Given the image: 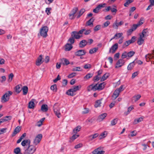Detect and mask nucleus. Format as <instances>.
<instances>
[{
	"label": "nucleus",
	"mask_w": 154,
	"mask_h": 154,
	"mask_svg": "<svg viewBox=\"0 0 154 154\" xmlns=\"http://www.w3.org/2000/svg\"><path fill=\"white\" fill-rule=\"evenodd\" d=\"M81 88V85L75 86L71 88L68 90L66 92L67 95L71 96H73L75 94L74 93L78 90H79Z\"/></svg>",
	"instance_id": "obj_1"
},
{
	"label": "nucleus",
	"mask_w": 154,
	"mask_h": 154,
	"mask_svg": "<svg viewBox=\"0 0 154 154\" xmlns=\"http://www.w3.org/2000/svg\"><path fill=\"white\" fill-rule=\"evenodd\" d=\"M36 148L33 145L28 146V147L25 149L23 154H33L35 151Z\"/></svg>",
	"instance_id": "obj_2"
},
{
	"label": "nucleus",
	"mask_w": 154,
	"mask_h": 154,
	"mask_svg": "<svg viewBox=\"0 0 154 154\" xmlns=\"http://www.w3.org/2000/svg\"><path fill=\"white\" fill-rule=\"evenodd\" d=\"M48 28L47 26L42 27L40 29L39 33L40 35L43 38H45L48 35L47 32Z\"/></svg>",
	"instance_id": "obj_3"
},
{
	"label": "nucleus",
	"mask_w": 154,
	"mask_h": 154,
	"mask_svg": "<svg viewBox=\"0 0 154 154\" xmlns=\"http://www.w3.org/2000/svg\"><path fill=\"white\" fill-rule=\"evenodd\" d=\"M12 92L10 91H8L6 92L2 97L1 98L2 102L3 103H5L8 101L9 100L10 96L12 95Z\"/></svg>",
	"instance_id": "obj_4"
},
{
	"label": "nucleus",
	"mask_w": 154,
	"mask_h": 154,
	"mask_svg": "<svg viewBox=\"0 0 154 154\" xmlns=\"http://www.w3.org/2000/svg\"><path fill=\"white\" fill-rule=\"evenodd\" d=\"M42 135L41 134H38L35 138L33 141V143L35 145H37L40 142L42 138Z\"/></svg>",
	"instance_id": "obj_5"
},
{
	"label": "nucleus",
	"mask_w": 154,
	"mask_h": 154,
	"mask_svg": "<svg viewBox=\"0 0 154 154\" xmlns=\"http://www.w3.org/2000/svg\"><path fill=\"white\" fill-rule=\"evenodd\" d=\"M118 47V45L117 43H116L113 45L110 48L109 51V53H112V54L114 53Z\"/></svg>",
	"instance_id": "obj_6"
},
{
	"label": "nucleus",
	"mask_w": 154,
	"mask_h": 154,
	"mask_svg": "<svg viewBox=\"0 0 154 154\" xmlns=\"http://www.w3.org/2000/svg\"><path fill=\"white\" fill-rule=\"evenodd\" d=\"M78 32L76 31H74L72 32L71 34V37H72L74 39H79L82 37V35H79Z\"/></svg>",
	"instance_id": "obj_7"
},
{
	"label": "nucleus",
	"mask_w": 154,
	"mask_h": 154,
	"mask_svg": "<svg viewBox=\"0 0 154 154\" xmlns=\"http://www.w3.org/2000/svg\"><path fill=\"white\" fill-rule=\"evenodd\" d=\"M125 63V61L123 59H119L116 63L115 68H118L121 67L124 65Z\"/></svg>",
	"instance_id": "obj_8"
},
{
	"label": "nucleus",
	"mask_w": 154,
	"mask_h": 154,
	"mask_svg": "<svg viewBox=\"0 0 154 154\" xmlns=\"http://www.w3.org/2000/svg\"><path fill=\"white\" fill-rule=\"evenodd\" d=\"M106 4L103 3V4H99L95 9H94L93 11L94 12L97 13L98 12L99 10L102 8L104 7L105 5Z\"/></svg>",
	"instance_id": "obj_9"
},
{
	"label": "nucleus",
	"mask_w": 154,
	"mask_h": 154,
	"mask_svg": "<svg viewBox=\"0 0 154 154\" xmlns=\"http://www.w3.org/2000/svg\"><path fill=\"white\" fill-rule=\"evenodd\" d=\"M86 52L84 50H79L75 53V55L78 56H81L85 55Z\"/></svg>",
	"instance_id": "obj_10"
},
{
	"label": "nucleus",
	"mask_w": 154,
	"mask_h": 154,
	"mask_svg": "<svg viewBox=\"0 0 154 154\" xmlns=\"http://www.w3.org/2000/svg\"><path fill=\"white\" fill-rule=\"evenodd\" d=\"M104 152V151L102 150L100 148H98L93 151L92 153L93 154H103Z\"/></svg>",
	"instance_id": "obj_11"
},
{
	"label": "nucleus",
	"mask_w": 154,
	"mask_h": 154,
	"mask_svg": "<svg viewBox=\"0 0 154 154\" xmlns=\"http://www.w3.org/2000/svg\"><path fill=\"white\" fill-rule=\"evenodd\" d=\"M119 93L118 90H116L112 96V99L113 100H115L119 96Z\"/></svg>",
	"instance_id": "obj_12"
},
{
	"label": "nucleus",
	"mask_w": 154,
	"mask_h": 154,
	"mask_svg": "<svg viewBox=\"0 0 154 154\" xmlns=\"http://www.w3.org/2000/svg\"><path fill=\"white\" fill-rule=\"evenodd\" d=\"M31 141L29 139H26L23 140L21 143V145L23 146H30Z\"/></svg>",
	"instance_id": "obj_13"
},
{
	"label": "nucleus",
	"mask_w": 154,
	"mask_h": 154,
	"mask_svg": "<svg viewBox=\"0 0 154 154\" xmlns=\"http://www.w3.org/2000/svg\"><path fill=\"white\" fill-rule=\"evenodd\" d=\"M42 55H40L37 59V60L36 61L35 64L37 66H39L43 63V61H42Z\"/></svg>",
	"instance_id": "obj_14"
},
{
	"label": "nucleus",
	"mask_w": 154,
	"mask_h": 154,
	"mask_svg": "<svg viewBox=\"0 0 154 154\" xmlns=\"http://www.w3.org/2000/svg\"><path fill=\"white\" fill-rule=\"evenodd\" d=\"M20 130L21 127L20 126H18L16 127L12 134V137L14 136L17 134L20 131Z\"/></svg>",
	"instance_id": "obj_15"
},
{
	"label": "nucleus",
	"mask_w": 154,
	"mask_h": 154,
	"mask_svg": "<svg viewBox=\"0 0 154 154\" xmlns=\"http://www.w3.org/2000/svg\"><path fill=\"white\" fill-rule=\"evenodd\" d=\"M88 42L85 40H83L80 41L79 44V47L81 48H82L88 44Z\"/></svg>",
	"instance_id": "obj_16"
},
{
	"label": "nucleus",
	"mask_w": 154,
	"mask_h": 154,
	"mask_svg": "<svg viewBox=\"0 0 154 154\" xmlns=\"http://www.w3.org/2000/svg\"><path fill=\"white\" fill-rule=\"evenodd\" d=\"M149 32L147 29H144L142 31V34L140 35L142 37H144L148 35Z\"/></svg>",
	"instance_id": "obj_17"
},
{
	"label": "nucleus",
	"mask_w": 154,
	"mask_h": 154,
	"mask_svg": "<svg viewBox=\"0 0 154 154\" xmlns=\"http://www.w3.org/2000/svg\"><path fill=\"white\" fill-rule=\"evenodd\" d=\"M99 135V134L97 133H96L94 134L89 136L88 137V139L89 140L91 141L93 139L96 138Z\"/></svg>",
	"instance_id": "obj_18"
},
{
	"label": "nucleus",
	"mask_w": 154,
	"mask_h": 154,
	"mask_svg": "<svg viewBox=\"0 0 154 154\" xmlns=\"http://www.w3.org/2000/svg\"><path fill=\"white\" fill-rule=\"evenodd\" d=\"M53 109L54 112H57L58 111H59L60 109L59 104L57 103H55Z\"/></svg>",
	"instance_id": "obj_19"
},
{
	"label": "nucleus",
	"mask_w": 154,
	"mask_h": 154,
	"mask_svg": "<svg viewBox=\"0 0 154 154\" xmlns=\"http://www.w3.org/2000/svg\"><path fill=\"white\" fill-rule=\"evenodd\" d=\"M61 60L62 61L61 63L63 65H67L70 63L69 60L66 58H63Z\"/></svg>",
	"instance_id": "obj_20"
},
{
	"label": "nucleus",
	"mask_w": 154,
	"mask_h": 154,
	"mask_svg": "<svg viewBox=\"0 0 154 154\" xmlns=\"http://www.w3.org/2000/svg\"><path fill=\"white\" fill-rule=\"evenodd\" d=\"M141 96L140 94H137L134 96L132 99V101L134 102H136L141 97Z\"/></svg>",
	"instance_id": "obj_21"
},
{
	"label": "nucleus",
	"mask_w": 154,
	"mask_h": 154,
	"mask_svg": "<svg viewBox=\"0 0 154 154\" xmlns=\"http://www.w3.org/2000/svg\"><path fill=\"white\" fill-rule=\"evenodd\" d=\"M135 60L129 64L127 67L128 70H131L133 68L135 65Z\"/></svg>",
	"instance_id": "obj_22"
},
{
	"label": "nucleus",
	"mask_w": 154,
	"mask_h": 154,
	"mask_svg": "<svg viewBox=\"0 0 154 154\" xmlns=\"http://www.w3.org/2000/svg\"><path fill=\"white\" fill-rule=\"evenodd\" d=\"M143 38V37H142L140 35V37L138 38L137 41V43L139 45H141L143 43L144 40Z\"/></svg>",
	"instance_id": "obj_23"
},
{
	"label": "nucleus",
	"mask_w": 154,
	"mask_h": 154,
	"mask_svg": "<svg viewBox=\"0 0 154 154\" xmlns=\"http://www.w3.org/2000/svg\"><path fill=\"white\" fill-rule=\"evenodd\" d=\"M107 116V114L106 113L102 114L99 116L98 117V119L100 121H102L105 119Z\"/></svg>",
	"instance_id": "obj_24"
},
{
	"label": "nucleus",
	"mask_w": 154,
	"mask_h": 154,
	"mask_svg": "<svg viewBox=\"0 0 154 154\" xmlns=\"http://www.w3.org/2000/svg\"><path fill=\"white\" fill-rule=\"evenodd\" d=\"M143 118L142 117H141L139 118H137L135 119L134 120V121L133 122V123L134 124H136L138 123L143 121Z\"/></svg>",
	"instance_id": "obj_25"
},
{
	"label": "nucleus",
	"mask_w": 154,
	"mask_h": 154,
	"mask_svg": "<svg viewBox=\"0 0 154 154\" xmlns=\"http://www.w3.org/2000/svg\"><path fill=\"white\" fill-rule=\"evenodd\" d=\"M22 90H23V94L26 95L27 93L28 89L27 86H24L22 88Z\"/></svg>",
	"instance_id": "obj_26"
},
{
	"label": "nucleus",
	"mask_w": 154,
	"mask_h": 154,
	"mask_svg": "<svg viewBox=\"0 0 154 154\" xmlns=\"http://www.w3.org/2000/svg\"><path fill=\"white\" fill-rule=\"evenodd\" d=\"M109 76V74L108 73H106L100 79V81L101 82L103 81L106 80L108 77Z\"/></svg>",
	"instance_id": "obj_27"
},
{
	"label": "nucleus",
	"mask_w": 154,
	"mask_h": 154,
	"mask_svg": "<svg viewBox=\"0 0 154 154\" xmlns=\"http://www.w3.org/2000/svg\"><path fill=\"white\" fill-rule=\"evenodd\" d=\"M72 48V46L69 43H67L65 45V50L69 51Z\"/></svg>",
	"instance_id": "obj_28"
},
{
	"label": "nucleus",
	"mask_w": 154,
	"mask_h": 154,
	"mask_svg": "<svg viewBox=\"0 0 154 154\" xmlns=\"http://www.w3.org/2000/svg\"><path fill=\"white\" fill-rule=\"evenodd\" d=\"M48 107L47 105L43 104L41 106V110L43 112H46L48 110Z\"/></svg>",
	"instance_id": "obj_29"
},
{
	"label": "nucleus",
	"mask_w": 154,
	"mask_h": 154,
	"mask_svg": "<svg viewBox=\"0 0 154 154\" xmlns=\"http://www.w3.org/2000/svg\"><path fill=\"white\" fill-rule=\"evenodd\" d=\"M93 75V73H88L84 77V79L85 80H87L92 77Z\"/></svg>",
	"instance_id": "obj_30"
},
{
	"label": "nucleus",
	"mask_w": 154,
	"mask_h": 154,
	"mask_svg": "<svg viewBox=\"0 0 154 154\" xmlns=\"http://www.w3.org/2000/svg\"><path fill=\"white\" fill-rule=\"evenodd\" d=\"M85 11V10L84 8H82L81 9L79 12L78 15L77 16V18H79L82 15V14L84 13Z\"/></svg>",
	"instance_id": "obj_31"
},
{
	"label": "nucleus",
	"mask_w": 154,
	"mask_h": 154,
	"mask_svg": "<svg viewBox=\"0 0 154 154\" xmlns=\"http://www.w3.org/2000/svg\"><path fill=\"white\" fill-rule=\"evenodd\" d=\"M33 100H31L29 103L28 107L30 109H33L34 108L35 103L33 101H32Z\"/></svg>",
	"instance_id": "obj_32"
},
{
	"label": "nucleus",
	"mask_w": 154,
	"mask_h": 154,
	"mask_svg": "<svg viewBox=\"0 0 154 154\" xmlns=\"http://www.w3.org/2000/svg\"><path fill=\"white\" fill-rule=\"evenodd\" d=\"M102 99L100 100H98L96 101L94 106L96 108L100 106V104L101 103V100Z\"/></svg>",
	"instance_id": "obj_33"
},
{
	"label": "nucleus",
	"mask_w": 154,
	"mask_h": 154,
	"mask_svg": "<svg viewBox=\"0 0 154 154\" xmlns=\"http://www.w3.org/2000/svg\"><path fill=\"white\" fill-rule=\"evenodd\" d=\"M134 109V108L133 106L132 105L131 106L128 108L127 111L125 112L124 113L126 115H128L130 113V112Z\"/></svg>",
	"instance_id": "obj_34"
},
{
	"label": "nucleus",
	"mask_w": 154,
	"mask_h": 154,
	"mask_svg": "<svg viewBox=\"0 0 154 154\" xmlns=\"http://www.w3.org/2000/svg\"><path fill=\"white\" fill-rule=\"evenodd\" d=\"M14 152L16 154H23L21 152L20 148L18 147L14 149Z\"/></svg>",
	"instance_id": "obj_35"
},
{
	"label": "nucleus",
	"mask_w": 154,
	"mask_h": 154,
	"mask_svg": "<svg viewBox=\"0 0 154 154\" xmlns=\"http://www.w3.org/2000/svg\"><path fill=\"white\" fill-rule=\"evenodd\" d=\"M94 19L93 17L91 18L89 20H88L86 23L87 26H90L91 25L93 24V22H94Z\"/></svg>",
	"instance_id": "obj_36"
},
{
	"label": "nucleus",
	"mask_w": 154,
	"mask_h": 154,
	"mask_svg": "<svg viewBox=\"0 0 154 154\" xmlns=\"http://www.w3.org/2000/svg\"><path fill=\"white\" fill-rule=\"evenodd\" d=\"M81 128V127L80 126L76 127L73 130V132L75 134H76L79 131Z\"/></svg>",
	"instance_id": "obj_37"
},
{
	"label": "nucleus",
	"mask_w": 154,
	"mask_h": 154,
	"mask_svg": "<svg viewBox=\"0 0 154 154\" xmlns=\"http://www.w3.org/2000/svg\"><path fill=\"white\" fill-rule=\"evenodd\" d=\"M104 82H103L102 83H101L99 84H98V90H102L104 87Z\"/></svg>",
	"instance_id": "obj_38"
},
{
	"label": "nucleus",
	"mask_w": 154,
	"mask_h": 154,
	"mask_svg": "<svg viewBox=\"0 0 154 154\" xmlns=\"http://www.w3.org/2000/svg\"><path fill=\"white\" fill-rule=\"evenodd\" d=\"M98 48H93L90 49L89 51V53L91 54H92L96 52L98 50Z\"/></svg>",
	"instance_id": "obj_39"
},
{
	"label": "nucleus",
	"mask_w": 154,
	"mask_h": 154,
	"mask_svg": "<svg viewBox=\"0 0 154 154\" xmlns=\"http://www.w3.org/2000/svg\"><path fill=\"white\" fill-rule=\"evenodd\" d=\"M134 54L135 52L133 51H130L128 53L127 52V57H131L134 55Z\"/></svg>",
	"instance_id": "obj_40"
},
{
	"label": "nucleus",
	"mask_w": 154,
	"mask_h": 154,
	"mask_svg": "<svg viewBox=\"0 0 154 154\" xmlns=\"http://www.w3.org/2000/svg\"><path fill=\"white\" fill-rule=\"evenodd\" d=\"M134 0H126V2L124 4L125 7H127L129 5L133 2Z\"/></svg>",
	"instance_id": "obj_41"
},
{
	"label": "nucleus",
	"mask_w": 154,
	"mask_h": 154,
	"mask_svg": "<svg viewBox=\"0 0 154 154\" xmlns=\"http://www.w3.org/2000/svg\"><path fill=\"white\" fill-rule=\"evenodd\" d=\"M72 71H82V69L80 67H76L73 68Z\"/></svg>",
	"instance_id": "obj_42"
},
{
	"label": "nucleus",
	"mask_w": 154,
	"mask_h": 154,
	"mask_svg": "<svg viewBox=\"0 0 154 154\" xmlns=\"http://www.w3.org/2000/svg\"><path fill=\"white\" fill-rule=\"evenodd\" d=\"M117 120L118 119H115L112 120L111 122L110 125L112 126L116 125L117 122Z\"/></svg>",
	"instance_id": "obj_43"
},
{
	"label": "nucleus",
	"mask_w": 154,
	"mask_h": 154,
	"mask_svg": "<svg viewBox=\"0 0 154 154\" xmlns=\"http://www.w3.org/2000/svg\"><path fill=\"white\" fill-rule=\"evenodd\" d=\"M21 90L22 89H20V85H17L15 87V91L17 93H19Z\"/></svg>",
	"instance_id": "obj_44"
},
{
	"label": "nucleus",
	"mask_w": 154,
	"mask_h": 154,
	"mask_svg": "<svg viewBox=\"0 0 154 154\" xmlns=\"http://www.w3.org/2000/svg\"><path fill=\"white\" fill-rule=\"evenodd\" d=\"M78 8L77 7H75L71 11V13L75 15V14L78 11Z\"/></svg>",
	"instance_id": "obj_45"
},
{
	"label": "nucleus",
	"mask_w": 154,
	"mask_h": 154,
	"mask_svg": "<svg viewBox=\"0 0 154 154\" xmlns=\"http://www.w3.org/2000/svg\"><path fill=\"white\" fill-rule=\"evenodd\" d=\"M51 89L54 91H57V89L56 85L54 84L52 85L51 87Z\"/></svg>",
	"instance_id": "obj_46"
},
{
	"label": "nucleus",
	"mask_w": 154,
	"mask_h": 154,
	"mask_svg": "<svg viewBox=\"0 0 154 154\" xmlns=\"http://www.w3.org/2000/svg\"><path fill=\"white\" fill-rule=\"evenodd\" d=\"M76 74L77 73L76 72H73L71 73L69 75H68V77L69 78H73L75 77Z\"/></svg>",
	"instance_id": "obj_47"
},
{
	"label": "nucleus",
	"mask_w": 154,
	"mask_h": 154,
	"mask_svg": "<svg viewBox=\"0 0 154 154\" xmlns=\"http://www.w3.org/2000/svg\"><path fill=\"white\" fill-rule=\"evenodd\" d=\"M100 77L99 76L96 75L93 78V80L94 81V82H97L100 80Z\"/></svg>",
	"instance_id": "obj_48"
},
{
	"label": "nucleus",
	"mask_w": 154,
	"mask_h": 154,
	"mask_svg": "<svg viewBox=\"0 0 154 154\" xmlns=\"http://www.w3.org/2000/svg\"><path fill=\"white\" fill-rule=\"evenodd\" d=\"M117 20H116L115 22L113 24L112 27L115 29H117L118 26H119V25L117 22Z\"/></svg>",
	"instance_id": "obj_49"
},
{
	"label": "nucleus",
	"mask_w": 154,
	"mask_h": 154,
	"mask_svg": "<svg viewBox=\"0 0 154 154\" xmlns=\"http://www.w3.org/2000/svg\"><path fill=\"white\" fill-rule=\"evenodd\" d=\"M87 91H94V90L93 88V85L91 84L89 86H88L87 88Z\"/></svg>",
	"instance_id": "obj_50"
},
{
	"label": "nucleus",
	"mask_w": 154,
	"mask_h": 154,
	"mask_svg": "<svg viewBox=\"0 0 154 154\" xmlns=\"http://www.w3.org/2000/svg\"><path fill=\"white\" fill-rule=\"evenodd\" d=\"M45 118H43L41 119L38 122V123H39V124L38 125V126L39 127L41 126V125H42L43 122L45 120Z\"/></svg>",
	"instance_id": "obj_51"
},
{
	"label": "nucleus",
	"mask_w": 154,
	"mask_h": 154,
	"mask_svg": "<svg viewBox=\"0 0 154 154\" xmlns=\"http://www.w3.org/2000/svg\"><path fill=\"white\" fill-rule=\"evenodd\" d=\"M14 77V75L12 73H11L8 76V81L11 82L13 78Z\"/></svg>",
	"instance_id": "obj_52"
},
{
	"label": "nucleus",
	"mask_w": 154,
	"mask_h": 154,
	"mask_svg": "<svg viewBox=\"0 0 154 154\" xmlns=\"http://www.w3.org/2000/svg\"><path fill=\"white\" fill-rule=\"evenodd\" d=\"M129 41H126L122 45V48H125L126 47L128 46L130 44L129 43Z\"/></svg>",
	"instance_id": "obj_53"
},
{
	"label": "nucleus",
	"mask_w": 154,
	"mask_h": 154,
	"mask_svg": "<svg viewBox=\"0 0 154 154\" xmlns=\"http://www.w3.org/2000/svg\"><path fill=\"white\" fill-rule=\"evenodd\" d=\"M93 88L94 90V91H95L97 90H98V83L96 84L95 85H94V84H92Z\"/></svg>",
	"instance_id": "obj_54"
},
{
	"label": "nucleus",
	"mask_w": 154,
	"mask_h": 154,
	"mask_svg": "<svg viewBox=\"0 0 154 154\" xmlns=\"http://www.w3.org/2000/svg\"><path fill=\"white\" fill-rule=\"evenodd\" d=\"M79 136V135H77L76 134L73 135L71 138V139L72 140V141L74 140L75 139L77 138Z\"/></svg>",
	"instance_id": "obj_55"
},
{
	"label": "nucleus",
	"mask_w": 154,
	"mask_h": 154,
	"mask_svg": "<svg viewBox=\"0 0 154 154\" xmlns=\"http://www.w3.org/2000/svg\"><path fill=\"white\" fill-rule=\"evenodd\" d=\"M136 37L135 36H133L132 37L131 39L130 40H128L129 41V43L131 44L134 43L135 41Z\"/></svg>",
	"instance_id": "obj_56"
},
{
	"label": "nucleus",
	"mask_w": 154,
	"mask_h": 154,
	"mask_svg": "<svg viewBox=\"0 0 154 154\" xmlns=\"http://www.w3.org/2000/svg\"><path fill=\"white\" fill-rule=\"evenodd\" d=\"M110 24V22L109 21H107L105 22L103 24V26H102L103 28H105L107 27Z\"/></svg>",
	"instance_id": "obj_57"
},
{
	"label": "nucleus",
	"mask_w": 154,
	"mask_h": 154,
	"mask_svg": "<svg viewBox=\"0 0 154 154\" xmlns=\"http://www.w3.org/2000/svg\"><path fill=\"white\" fill-rule=\"evenodd\" d=\"M127 57V52L125 51L123 52L122 55V59H124Z\"/></svg>",
	"instance_id": "obj_58"
},
{
	"label": "nucleus",
	"mask_w": 154,
	"mask_h": 154,
	"mask_svg": "<svg viewBox=\"0 0 154 154\" xmlns=\"http://www.w3.org/2000/svg\"><path fill=\"white\" fill-rule=\"evenodd\" d=\"M74 39L72 37H71L69 38L68 40V41L70 42L71 43L70 44L72 45V44L74 43Z\"/></svg>",
	"instance_id": "obj_59"
},
{
	"label": "nucleus",
	"mask_w": 154,
	"mask_h": 154,
	"mask_svg": "<svg viewBox=\"0 0 154 154\" xmlns=\"http://www.w3.org/2000/svg\"><path fill=\"white\" fill-rule=\"evenodd\" d=\"M69 19L70 20L74 19L75 17V15L71 13L69 14Z\"/></svg>",
	"instance_id": "obj_60"
},
{
	"label": "nucleus",
	"mask_w": 154,
	"mask_h": 154,
	"mask_svg": "<svg viewBox=\"0 0 154 154\" xmlns=\"http://www.w3.org/2000/svg\"><path fill=\"white\" fill-rule=\"evenodd\" d=\"M100 25H97L94 28V30L95 31H97L100 30Z\"/></svg>",
	"instance_id": "obj_61"
},
{
	"label": "nucleus",
	"mask_w": 154,
	"mask_h": 154,
	"mask_svg": "<svg viewBox=\"0 0 154 154\" xmlns=\"http://www.w3.org/2000/svg\"><path fill=\"white\" fill-rule=\"evenodd\" d=\"M82 144L81 143H80L75 145L74 147V148L75 149H78L82 147Z\"/></svg>",
	"instance_id": "obj_62"
},
{
	"label": "nucleus",
	"mask_w": 154,
	"mask_h": 154,
	"mask_svg": "<svg viewBox=\"0 0 154 154\" xmlns=\"http://www.w3.org/2000/svg\"><path fill=\"white\" fill-rule=\"evenodd\" d=\"M114 7H115L112 8H111L110 10L112 12V13L114 12L115 13H116V12L117 11V10L115 8L116 7L115 6H114Z\"/></svg>",
	"instance_id": "obj_63"
},
{
	"label": "nucleus",
	"mask_w": 154,
	"mask_h": 154,
	"mask_svg": "<svg viewBox=\"0 0 154 154\" xmlns=\"http://www.w3.org/2000/svg\"><path fill=\"white\" fill-rule=\"evenodd\" d=\"M61 78L59 75H58L57 76V77L54 80L53 82L54 83L58 81Z\"/></svg>",
	"instance_id": "obj_64"
}]
</instances>
